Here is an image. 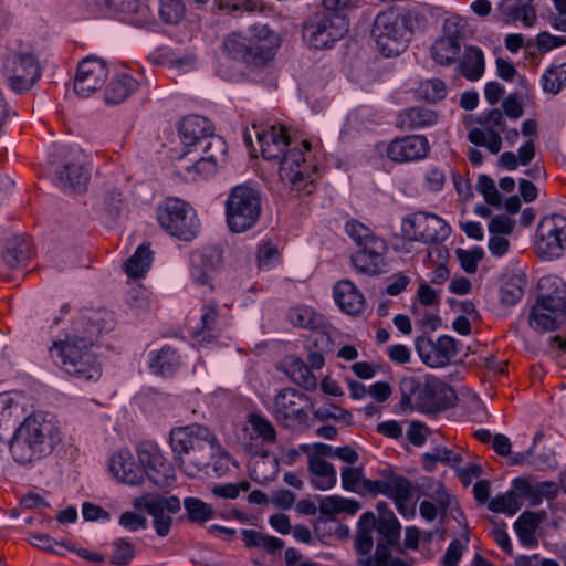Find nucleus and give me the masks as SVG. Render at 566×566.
<instances>
[{
  "instance_id": "obj_1",
  "label": "nucleus",
  "mask_w": 566,
  "mask_h": 566,
  "mask_svg": "<svg viewBox=\"0 0 566 566\" xmlns=\"http://www.w3.org/2000/svg\"><path fill=\"white\" fill-rule=\"evenodd\" d=\"M265 160L280 161V177L291 190L311 193L318 175L317 160L308 140L292 138L283 125H253Z\"/></svg>"
},
{
  "instance_id": "obj_2",
  "label": "nucleus",
  "mask_w": 566,
  "mask_h": 566,
  "mask_svg": "<svg viewBox=\"0 0 566 566\" xmlns=\"http://www.w3.org/2000/svg\"><path fill=\"white\" fill-rule=\"evenodd\" d=\"M378 517L365 512L358 521L355 548L358 566H389L390 547L399 543L401 525L386 503H378Z\"/></svg>"
},
{
  "instance_id": "obj_3",
  "label": "nucleus",
  "mask_w": 566,
  "mask_h": 566,
  "mask_svg": "<svg viewBox=\"0 0 566 566\" xmlns=\"http://www.w3.org/2000/svg\"><path fill=\"white\" fill-rule=\"evenodd\" d=\"M63 438L61 424L53 415L35 411L14 430L10 453L17 463L31 464L52 454Z\"/></svg>"
},
{
  "instance_id": "obj_4",
  "label": "nucleus",
  "mask_w": 566,
  "mask_h": 566,
  "mask_svg": "<svg viewBox=\"0 0 566 566\" xmlns=\"http://www.w3.org/2000/svg\"><path fill=\"white\" fill-rule=\"evenodd\" d=\"M419 22L420 15L412 9L391 7L379 12L370 32L377 50L385 57L400 55L407 50Z\"/></svg>"
},
{
  "instance_id": "obj_5",
  "label": "nucleus",
  "mask_w": 566,
  "mask_h": 566,
  "mask_svg": "<svg viewBox=\"0 0 566 566\" xmlns=\"http://www.w3.org/2000/svg\"><path fill=\"white\" fill-rule=\"evenodd\" d=\"M49 350L55 366L76 380L96 381L102 375L93 342L85 337L67 335L54 340Z\"/></svg>"
},
{
  "instance_id": "obj_6",
  "label": "nucleus",
  "mask_w": 566,
  "mask_h": 566,
  "mask_svg": "<svg viewBox=\"0 0 566 566\" xmlns=\"http://www.w3.org/2000/svg\"><path fill=\"white\" fill-rule=\"evenodd\" d=\"M345 232L358 248L350 256L355 271L369 276L385 272L388 251L385 239L356 219L345 223Z\"/></svg>"
},
{
  "instance_id": "obj_7",
  "label": "nucleus",
  "mask_w": 566,
  "mask_h": 566,
  "mask_svg": "<svg viewBox=\"0 0 566 566\" xmlns=\"http://www.w3.org/2000/svg\"><path fill=\"white\" fill-rule=\"evenodd\" d=\"M169 444L175 462L185 471L187 459L196 461L197 469L208 464V458L197 457L206 444L209 446L212 454L222 451L217 436L200 423L172 428L169 433Z\"/></svg>"
},
{
  "instance_id": "obj_8",
  "label": "nucleus",
  "mask_w": 566,
  "mask_h": 566,
  "mask_svg": "<svg viewBox=\"0 0 566 566\" xmlns=\"http://www.w3.org/2000/svg\"><path fill=\"white\" fill-rule=\"evenodd\" d=\"M543 293L530 313V325L538 332L556 329L566 314V283L558 276H546L539 281Z\"/></svg>"
},
{
  "instance_id": "obj_9",
  "label": "nucleus",
  "mask_w": 566,
  "mask_h": 566,
  "mask_svg": "<svg viewBox=\"0 0 566 566\" xmlns=\"http://www.w3.org/2000/svg\"><path fill=\"white\" fill-rule=\"evenodd\" d=\"M262 193L259 189L241 184L231 188L226 203V222L233 233L253 228L262 213Z\"/></svg>"
},
{
  "instance_id": "obj_10",
  "label": "nucleus",
  "mask_w": 566,
  "mask_h": 566,
  "mask_svg": "<svg viewBox=\"0 0 566 566\" xmlns=\"http://www.w3.org/2000/svg\"><path fill=\"white\" fill-rule=\"evenodd\" d=\"M157 220L167 233L182 241H191L199 233L196 211L178 198H167L157 208Z\"/></svg>"
},
{
  "instance_id": "obj_11",
  "label": "nucleus",
  "mask_w": 566,
  "mask_h": 566,
  "mask_svg": "<svg viewBox=\"0 0 566 566\" xmlns=\"http://www.w3.org/2000/svg\"><path fill=\"white\" fill-rule=\"evenodd\" d=\"M451 229L439 216L426 211H416L407 214L401 221L402 245L397 250L409 252L407 244L418 241L422 243H438L447 240Z\"/></svg>"
},
{
  "instance_id": "obj_12",
  "label": "nucleus",
  "mask_w": 566,
  "mask_h": 566,
  "mask_svg": "<svg viewBox=\"0 0 566 566\" xmlns=\"http://www.w3.org/2000/svg\"><path fill=\"white\" fill-rule=\"evenodd\" d=\"M349 20L334 13L316 12L303 23V39L315 50L335 45L348 32Z\"/></svg>"
},
{
  "instance_id": "obj_13",
  "label": "nucleus",
  "mask_w": 566,
  "mask_h": 566,
  "mask_svg": "<svg viewBox=\"0 0 566 566\" xmlns=\"http://www.w3.org/2000/svg\"><path fill=\"white\" fill-rule=\"evenodd\" d=\"M223 51L233 60L242 61L252 67L263 66L274 56V48L270 40L240 33H231L224 39Z\"/></svg>"
},
{
  "instance_id": "obj_14",
  "label": "nucleus",
  "mask_w": 566,
  "mask_h": 566,
  "mask_svg": "<svg viewBox=\"0 0 566 566\" xmlns=\"http://www.w3.org/2000/svg\"><path fill=\"white\" fill-rule=\"evenodd\" d=\"M3 72L9 87L20 94L29 91L41 76L39 62L30 53L9 55L4 61Z\"/></svg>"
},
{
  "instance_id": "obj_15",
  "label": "nucleus",
  "mask_w": 566,
  "mask_h": 566,
  "mask_svg": "<svg viewBox=\"0 0 566 566\" xmlns=\"http://www.w3.org/2000/svg\"><path fill=\"white\" fill-rule=\"evenodd\" d=\"M308 397L294 388H284L274 397L273 416L285 427L304 424L308 418Z\"/></svg>"
},
{
  "instance_id": "obj_16",
  "label": "nucleus",
  "mask_w": 566,
  "mask_h": 566,
  "mask_svg": "<svg viewBox=\"0 0 566 566\" xmlns=\"http://www.w3.org/2000/svg\"><path fill=\"white\" fill-rule=\"evenodd\" d=\"M134 506L153 516V526L157 535L164 537L170 532L171 515L180 510V501L175 495L165 497L157 494H146L136 499Z\"/></svg>"
},
{
  "instance_id": "obj_17",
  "label": "nucleus",
  "mask_w": 566,
  "mask_h": 566,
  "mask_svg": "<svg viewBox=\"0 0 566 566\" xmlns=\"http://www.w3.org/2000/svg\"><path fill=\"white\" fill-rule=\"evenodd\" d=\"M478 123L482 127L470 129L468 140L478 147H485L492 155L499 154L502 147L501 133L505 132L504 114L494 108L482 115Z\"/></svg>"
},
{
  "instance_id": "obj_18",
  "label": "nucleus",
  "mask_w": 566,
  "mask_h": 566,
  "mask_svg": "<svg viewBox=\"0 0 566 566\" xmlns=\"http://www.w3.org/2000/svg\"><path fill=\"white\" fill-rule=\"evenodd\" d=\"M536 247L541 254L559 258L566 251V218L562 214L546 216L537 228Z\"/></svg>"
},
{
  "instance_id": "obj_19",
  "label": "nucleus",
  "mask_w": 566,
  "mask_h": 566,
  "mask_svg": "<svg viewBox=\"0 0 566 566\" xmlns=\"http://www.w3.org/2000/svg\"><path fill=\"white\" fill-rule=\"evenodd\" d=\"M139 465L145 470L147 476L155 485H169L174 480V472L164 457L158 444L144 441L137 448Z\"/></svg>"
},
{
  "instance_id": "obj_20",
  "label": "nucleus",
  "mask_w": 566,
  "mask_h": 566,
  "mask_svg": "<svg viewBox=\"0 0 566 566\" xmlns=\"http://www.w3.org/2000/svg\"><path fill=\"white\" fill-rule=\"evenodd\" d=\"M464 23L459 17H452L444 21V35L437 39L431 45V57L437 64L449 66L453 64L460 54V35L463 32Z\"/></svg>"
},
{
  "instance_id": "obj_21",
  "label": "nucleus",
  "mask_w": 566,
  "mask_h": 566,
  "mask_svg": "<svg viewBox=\"0 0 566 566\" xmlns=\"http://www.w3.org/2000/svg\"><path fill=\"white\" fill-rule=\"evenodd\" d=\"M415 347L421 361L431 368L447 366L458 354L457 342L449 335H441L437 340L419 336Z\"/></svg>"
},
{
  "instance_id": "obj_22",
  "label": "nucleus",
  "mask_w": 566,
  "mask_h": 566,
  "mask_svg": "<svg viewBox=\"0 0 566 566\" xmlns=\"http://www.w3.org/2000/svg\"><path fill=\"white\" fill-rule=\"evenodd\" d=\"M223 263L221 249L205 247L191 254L190 275L196 284L213 290V282Z\"/></svg>"
},
{
  "instance_id": "obj_23",
  "label": "nucleus",
  "mask_w": 566,
  "mask_h": 566,
  "mask_svg": "<svg viewBox=\"0 0 566 566\" xmlns=\"http://www.w3.org/2000/svg\"><path fill=\"white\" fill-rule=\"evenodd\" d=\"M107 76L108 67L102 59L85 57L77 65L74 92L81 97H87L105 84Z\"/></svg>"
},
{
  "instance_id": "obj_24",
  "label": "nucleus",
  "mask_w": 566,
  "mask_h": 566,
  "mask_svg": "<svg viewBox=\"0 0 566 566\" xmlns=\"http://www.w3.org/2000/svg\"><path fill=\"white\" fill-rule=\"evenodd\" d=\"M429 153V140L422 135L397 137L388 144L386 149L387 157L399 164L423 159Z\"/></svg>"
},
{
  "instance_id": "obj_25",
  "label": "nucleus",
  "mask_w": 566,
  "mask_h": 566,
  "mask_svg": "<svg viewBox=\"0 0 566 566\" xmlns=\"http://www.w3.org/2000/svg\"><path fill=\"white\" fill-rule=\"evenodd\" d=\"M387 485L385 495L394 501L399 514L405 518H412L416 515V502L413 501L416 489L412 483L389 469Z\"/></svg>"
},
{
  "instance_id": "obj_26",
  "label": "nucleus",
  "mask_w": 566,
  "mask_h": 566,
  "mask_svg": "<svg viewBox=\"0 0 566 566\" xmlns=\"http://www.w3.org/2000/svg\"><path fill=\"white\" fill-rule=\"evenodd\" d=\"M178 130L185 148H189L185 153L187 155L192 151V147L198 151V146L213 134V125L203 116L188 115L180 120Z\"/></svg>"
},
{
  "instance_id": "obj_27",
  "label": "nucleus",
  "mask_w": 566,
  "mask_h": 566,
  "mask_svg": "<svg viewBox=\"0 0 566 566\" xmlns=\"http://www.w3.org/2000/svg\"><path fill=\"white\" fill-rule=\"evenodd\" d=\"M109 471L120 482L136 485L145 479V470L135 461L128 449L118 450L109 459Z\"/></svg>"
},
{
  "instance_id": "obj_28",
  "label": "nucleus",
  "mask_w": 566,
  "mask_h": 566,
  "mask_svg": "<svg viewBox=\"0 0 566 566\" xmlns=\"http://www.w3.org/2000/svg\"><path fill=\"white\" fill-rule=\"evenodd\" d=\"M334 300L339 308L348 315L363 313L366 301L363 293L349 280H342L334 286Z\"/></svg>"
},
{
  "instance_id": "obj_29",
  "label": "nucleus",
  "mask_w": 566,
  "mask_h": 566,
  "mask_svg": "<svg viewBox=\"0 0 566 566\" xmlns=\"http://www.w3.org/2000/svg\"><path fill=\"white\" fill-rule=\"evenodd\" d=\"M439 114L424 106H412L402 109L397 118L396 126L401 130H418L431 127L438 123Z\"/></svg>"
},
{
  "instance_id": "obj_30",
  "label": "nucleus",
  "mask_w": 566,
  "mask_h": 566,
  "mask_svg": "<svg viewBox=\"0 0 566 566\" xmlns=\"http://www.w3.org/2000/svg\"><path fill=\"white\" fill-rule=\"evenodd\" d=\"M547 517L546 511L538 512L524 511L514 522L515 533L521 544L528 548H535L538 545L536 531L541 523Z\"/></svg>"
},
{
  "instance_id": "obj_31",
  "label": "nucleus",
  "mask_w": 566,
  "mask_h": 566,
  "mask_svg": "<svg viewBox=\"0 0 566 566\" xmlns=\"http://www.w3.org/2000/svg\"><path fill=\"white\" fill-rule=\"evenodd\" d=\"M139 87V82L128 73L117 74L105 88V102L109 105L120 104Z\"/></svg>"
},
{
  "instance_id": "obj_32",
  "label": "nucleus",
  "mask_w": 566,
  "mask_h": 566,
  "mask_svg": "<svg viewBox=\"0 0 566 566\" xmlns=\"http://www.w3.org/2000/svg\"><path fill=\"white\" fill-rule=\"evenodd\" d=\"M149 368L160 376H171L179 368L180 359L177 352L170 346L149 353Z\"/></svg>"
},
{
  "instance_id": "obj_33",
  "label": "nucleus",
  "mask_w": 566,
  "mask_h": 566,
  "mask_svg": "<svg viewBox=\"0 0 566 566\" xmlns=\"http://www.w3.org/2000/svg\"><path fill=\"white\" fill-rule=\"evenodd\" d=\"M57 185L65 190L82 191L90 179L88 172L80 164H67L56 174Z\"/></svg>"
},
{
  "instance_id": "obj_34",
  "label": "nucleus",
  "mask_w": 566,
  "mask_h": 566,
  "mask_svg": "<svg viewBox=\"0 0 566 566\" xmlns=\"http://www.w3.org/2000/svg\"><path fill=\"white\" fill-rule=\"evenodd\" d=\"M308 471L312 484L322 491L332 489L337 482V473L334 465L326 460L308 459Z\"/></svg>"
},
{
  "instance_id": "obj_35",
  "label": "nucleus",
  "mask_w": 566,
  "mask_h": 566,
  "mask_svg": "<svg viewBox=\"0 0 566 566\" xmlns=\"http://www.w3.org/2000/svg\"><path fill=\"white\" fill-rule=\"evenodd\" d=\"M460 74L468 81H478L484 73V55L481 49L468 46L458 65Z\"/></svg>"
},
{
  "instance_id": "obj_36",
  "label": "nucleus",
  "mask_w": 566,
  "mask_h": 566,
  "mask_svg": "<svg viewBox=\"0 0 566 566\" xmlns=\"http://www.w3.org/2000/svg\"><path fill=\"white\" fill-rule=\"evenodd\" d=\"M31 254L30 243L25 235L13 237L3 253V262L11 269L24 263Z\"/></svg>"
},
{
  "instance_id": "obj_37",
  "label": "nucleus",
  "mask_w": 566,
  "mask_h": 566,
  "mask_svg": "<svg viewBox=\"0 0 566 566\" xmlns=\"http://www.w3.org/2000/svg\"><path fill=\"white\" fill-rule=\"evenodd\" d=\"M285 373L290 378L306 388L316 386V378L310 367L298 357L291 356L285 359Z\"/></svg>"
},
{
  "instance_id": "obj_38",
  "label": "nucleus",
  "mask_w": 566,
  "mask_h": 566,
  "mask_svg": "<svg viewBox=\"0 0 566 566\" xmlns=\"http://www.w3.org/2000/svg\"><path fill=\"white\" fill-rule=\"evenodd\" d=\"M432 497L436 501V504L430 501H422L419 506L420 515L429 522L433 521L438 514H446L450 505V496L446 489L440 484L434 491V495H432Z\"/></svg>"
},
{
  "instance_id": "obj_39",
  "label": "nucleus",
  "mask_w": 566,
  "mask_h": 566,
  "mask_svg": "<svg viewBox=\"0 0 566 566\" xmlns=\"http://www.w3.org/2000/svg\"><path fill=\"white\" fill-rule=\"evenodd\" d=\"M187 518L196 524L203 525L216 515L212 506L199 497L189 496L184 500Z\"/></svg>"
},
{
  "instance_id": "obj_40",
  "label": "nucleus",
  "mask_w": 566,
  "mask_h": 566,
  "mask_svg": "<svg viewBox=\"0 0 566 566\" xmlns=\"http://www.w3.org/2000/svg\"><path fill=\"white\" fill-rule=\"evenodd\" d=\"M526 280L524 275H513L507 279L501 286L499 295L500 302L505 306H513L524 295Z\"/></svg>"
},
{
  "instance_id": "obj_41",
  "label": "nucleus",
  "mask_w": 566,
  "mask_h": 566,
  "mask_svg": "<svg viewBox=\"0 0 566 566\" xmlns=\"http://www.w3.org/2000/svg\"><path fill=\"white\" fill-rule=\"evenodd\" d=\"M488 509L494 513H503L509 516H513L520 511L521 502L516 491L511 490L491 499L488 502Z\"/></svg>"
},
{
  "instance_id": "obj_42",
  "label": "nucleus",
  "mask_w": 566,
  "mask_h": 566,
  "mask_svg": "<svg viewBox=\"0 0 566 566\" xmlns=\"http://www.w3.org/2000/svg\"><path fill=\"white\" fill-rule=\"evenodd\" d=\"M150 250L145 245H139L135 253L126 261L125 271L130 277H142L149 269L151 263Z\"/></svg>"
},
{
  "instance_id": "obj_43",
  "label": "nucleus",
  "mask_w": 566,
  "mask_h": 566,
  "mask_svg": "<svg viewBox=\"0 0 566 566\" xmlns=\"http://www.w3.org/2000/svg\"><path fill=\"white\" fill-rule=\"evenodd\" d=\"M201 155H205L217 165L221 166L226 163L228 147L226 140L218 135H210L201 146H198Z\"/></svg>"
},
{
  "instance_id": "obj_44",
  "label": "nucleus",
  "mask_w": 566,
  "mask_h": 566,
  "mask_svg": "<svg viewBox=\"0 0 566 566\" xmlns=\"http://www.w3.org/2000/svg\"><path fill=\"white\" fill-rule=\"evenodd\" d=\"M461 461L462 457L460 453L444 447L436 448L422 455V467L428 472L434 469L437 462L457 464Z\"/></svg>"
},
{
  "instance_id": "obj_45",
  "label": "nucleus",
  "mask_w": 566,
  "mask_h": 566,
  "mask_svg": "<svg viewBox=\"0 0 566 566\" xmlns=\"http://www.w3.org/2000/svg\"><path fill=\"white\" fill-rule=\"evenodd\" d=\"M541 83L546 93H559L566 85V63L546 70L542 76Z\"/></svg>"
},
{
  "instance_id": "obj_46",
  "label": "nucleus",
  "mask_w": 566,
  "mask_h": 566,
  "mask_svg": "<svg viewBox=\"0 0 566 566\" xmlns=\"http://www.w3.org/2000/svg\"><path fill=\"white\" fill-rule=\"evenodd\" d=\"M290 322L302 328H316L321 324V316L308 306H296L289 313Z\"/></svg>"
},
{
  "instance_id": "obj_47",
  "label": "nucleus",
  "mask_w": 566,
  "mask_h": 566,
  "mask_svg": "<svg viewBox=\"0 0 566 566\" xmlns=\"http://www.w3.org/2000/svg\"><path fill=\"white\" fill-rule=\"evenodd\" d=\"M340 480L346 491L361 495L366 482L361 467H344L340 471Z\"/></svg>"
},
{
  "instance_id": "obj_48",
  "label": "nucleus",
  "mask_w": 566,
  "mask_h": 566,
  "mask_svg": "<svg viewBox=\"0 0 566 566\" xmlns=\"http://www.w3.org/2000/svg\"><path fill=\"white\" fill-rule=\"evenodd\" d=\"M185 6L181 0H160L159 17L166 24H177L185 15Z\"/></svg>"
},
{
  "instance_id": "obj_49",
  "label": "nucleus",
  "mask_w": 566,
  "mask_h": 566,
  "mask_svg": "<svg viewBox=\"0 0 566 566\" xmlns=\"http://www.w3.org/2000/svg\"><path fill=\"white\" fill-rule=\"evenodd\" d=\"M419 95L428 103L442 101L447 95V87L443 81L431 78L420 84Z\"/></svg>"
},
{
  "instance_id": "obj_50",
  "label": "nucleus",
  "mask_w": 566,
  "mask_h": 566,
  "mask_svg": "<svg viewBox=\"0 0 566 566\" xmlns=\"http://www.w3.org/2000/svg\"><path fill=\"white\" fill-rule=\"evenodd\" d=\"M143 406L150 413L166 412L172 408V399L167 394L151 391L144 397Z\"/></svg>"
},
{
  "instance_id": "obj_51",
  "label": "nucleus",
  "mask_w": 566,
  "mask_h": 566,
  "mask_svg": "<svg viewBox=\"0 0 566 566\" xmlns=\"http://www.w3.org/2000/svg\"><path fill=\"white\" fill-rule=\"evenodd\" d=\"M513 485L517 496L526 499L531 506H538L543 502L535 482L524 478H516L513 481Z\"/></svg>"
},
{
  "instance_id": "obj_52",
  "label": "nucleus",
  "mask_w": 566,
  "mask_h": 566,
  "mask_svg": "<svg viewBox=\"0 0 566 566\" xmlns=\"http://www.w3.org/2000/svg\"><path fill=\"white\" fill-rule=\"evenodd\" d=\"M249 423L253 431L265 442H274L276 440V431L273 424L263 416L252 413L249 417Z\"/></svg>"
},
{
  "instance_id": "obj_53",
  "label": "nucleus",
  "mask_w": 566,
  "mask_h": 566,
  "mask_svg": "<svg viewBox=\"0 0 566 566\" xmlns=\"http://www.w3.org/2000/svg\"><path fill=\"white\" fill-rule=\"evenodd\" d=\"M22 408L9 394H0V426L15 421Z\"/></svg>"
},
{
  "instance_id": "obj_54",
  "label": "nucleus",
  "mask_w": 566,
  "mask_h": 566,
  "mask_svg": "<svg viewBox=\"0 0 566 566\" xmlns=\"http://www.w3.org/2000/svg\"><path fill=\"white\" fill-rule=\"evenodd\" d=\"M476 189L490 206L499 207L501 205V195L491 177L480 175L476 182Z\"/></svg>"
},
{
  "instance_id": "obj_55",
  "label": "nucleus",
  "mask_w": 566,
  "mask_h": 566,
  "mask_svg": "<svg viewBox=\"0 0 566 566\" xmlns=\"http://www.w3.org/2000/svg\"><path fill=\"white\" fill-rule=\"evenodd\" d=\"M135 551L133 544L119 538L114 542L111 562L114 565H126L133 559Z\"/></svg>"
},
{
  "instance_id": "obj_56",
  "label": "nucleus",
  "mask_w": 566,
  "mask_h": 566,
  "mask_svg": "<svg viewBox=\"0 0 566 566\" xmlns=\"http://www.w3.org/2000/svg\"><path fill=\"white\" fill-rule=\"evenodd\" d=\"M219 165L214 161L210 160L205 155L200 154V157L197 158L191 166H186L185 169L188 172H193V179L196 178H208L214 175L218 170Z\"/></svg>"
},
{
  "instance_id": "obj_57",
  "label": "nucleus",
  "mask_w": 566,
  "mask_h": 566,
  "mask_svg": "<svg viewBox=\"0 0 566 566\" xmlns=\"http://www.w3.org/2000/svg\"><path fill=\"white\" fill-rule=\"evenodd\" d=\"M315 417L322 421L334 419L349 424L353 420L350 411L339 408L336 405L321 407L315 411Z\"/></svg>"
},
{
  "instance_id": "obj_58",
  "label": "nucleus",
  "mask_w": 566,
  "mask_h": 566,
  "mask_svg": "<svg viewBox=\"0 0 566 566\" xmlns=\"http://www.w3.org/2000/svg\"><path fill=\"white\" fill-rule=\"evenodd\" d=\"M256 259L261 269H271L279 259V250L272 242H262L258 247Z\"/></svg>"
},
{
  "instance_id": "obj_59",
  "label": "nucleus",
  "mask_w": 566,
  "mask_h": 566,
  "mask_svg": "<svg viewBox=\"0 0 566 566\" xmlns=\"http://www.w3.org/2000/svg\"><path fill=\"white\" fill-rule=\"evenodd\" d=\"M220 11L232 13L237 11L253 12L259 8L258 0H216Z\"/></svg>"
},
{
  "instance_id": "obj_60",
  "label": "nucleus",
  "mask_w": 566,
  "mask_h": 566,
  "mask_svg": "<svg viewBox=\"0 0 566 566\" xmlns=\"http://www.w3.org/2000/svg\"><path fill=\"white\" fill-rule=\"evenodd\" d=\"M458 259L461 263L462 269L469 273L473 274L478 270L479 262L483 256V251L481 249H472V250H462L459 249L457 251Z\"/></svg>"
},
{
  "instance_id": "obj_61",
  "label": "nucleus",
  "mask_w": 566,
  "mask_h": 566,
  "mask_svg": "<svg viewBox=\"0 0 566 566\" xmlns=\"http://www.w3.org/2000/svg\"><path fill=\"white\" fill-rule=\"evenodd\" d=\"M335 449L329 444L316 442L313 444H301L300 450L307 454L308 459L325 460L326 458H336Z\"/></svg>"
},
{
  "instance_id": "obj_62",
  "label": "nucleus",
  "mask_w": 566,
  "mask_h": 566,
  "mask_svg": "<svg viewBox=\"0 0 566 566\" xmlns=\"http://www.w3.org/2000/svg\"><path fill=\"white\" fill-rule=\"evenodd\" d=\"M468 541H469L468 537H465V541H464L465 543H462L460 539H453L449 544V546L441 559L442 566H458V564L461 559L464 546L468 543Z\"/></svg>"
},
{
  "instance_id": "obj_63",
  "label": "nucleus",
  "mask_w": 566,
  "mask_h": 566,
  "mask_svg": "<svg viewBox=\"0 0 566 566\" xmlns=\"http://www.w3.org/2000/svg\"><path fill=\"white\" fill-rule=\"evenodd\" d=\"M218 316V304L216 302L205 304L201 308V332L214 331Z\"/></svg>"
},
{
  "instance_id": "obj_64",
  "label": "nucleus",
  "mask_w": 566,
  "mask_h": 566,
  "mask_svg": "<svg viewBox=\"0 0 566 566\" xmlns=\"http://www.w3.org/2000/svg\"><path fill=\"white\" fill-rule=\"evenodd\" d=\"M446 182V174L438 167H429L424 172V186L428 190L437 192L442 190Z\"/></svg>"
}]
</instances>
